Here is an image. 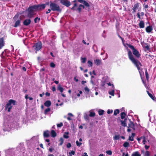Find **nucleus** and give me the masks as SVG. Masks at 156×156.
<instances>
[{
    "instance_id": "obj_1",
    "label": "nucleus",
    "mask_w": 156,
    "mask_h": 156,
    "mask_svg": "<svg viewBox=\"0 0 156 156\" xmlns=\"http://www.w3.org/2000/svg\"><path fill=\"white\" fill-rule=\"evenodd\" d=\"M128 52V55L129 59L137 67V69L139 70L140 69V66H141V63L137 60L135 59L132 55V52L129 49L127 50Z\"/></svg>"
},
{
    "instance_id": "obj_2",
    "label": "nucleus",
    "mask_w": 156,
    "mask_h": 156,
    "mask_svg": "<svg viewBox=\"0 0 156 156\" xmlns=\"http://www.w3.org/2000/svg\"><path fill=\"white\" fill-rule=\"evenodd\" d=\"M50 8L53 11L61 12L62 11V9L59 5L55 3L51 2L50 5Z\"/></svg>"
},
{
    "instance_id": "obj_3",
    "label": "nucleus",
    "mask_w": 156,
    "mask_h": 156,
    "mask_svg": "<svg viewBox=\"0 0 156 156\" xmlns=\"http://www.w3.org/2000/svg\"><path fill=\"white\" fill-rule=\"evenodd\" d=\"M126 45L132 49L133 51V54L137 58H139L140 57V54L139 53V52L136 49L134 48L133 46L128 44H127Z\"/></svg>"
},
{
    "instance_id": "obj_4",
    "label": "nucleus",
    "mask_w": 156,
    "mask_h": 156,
    "mask_svg": "<svg viewBox=\"0 0 156 156\" xmlns=\"http://www.w3.org/2000/svg\"><path fill=\"white\" fill-rule=\"evenodd\" d=\"M16 101L12 99H10L9 100V103H7L6 106V108L8 109V112H10L11 109L12 108V106L11 105V104L13 105H15Z\"/></svg>"
},
{
    "instance_id": "obj_5",
    "label": "nucleus",
    "mask_w": 156,
    "mask_h": 156,
    "mask_svg": "<svg viewBox=\"0 0 156 156\" xmlns=\"http://www.w3.org/2000/svg\"><path fill=\"white\" fill-rule=\"evenodd\" d=\"M42 47V44L41 42H38L35 44L33 46V48L36 51L41 49Z\"/></svg>"
},
{
    "instance_id": "obj_6",
    "label": "nucleus",
    "mask_w": 156,
    "mask_h": 156,
    "mask_svg": "<svg viewBox=\"0 0 156 156\" xmlns=\"http://www.w3.org/2000/svg\"><path fill=\"white\" fill-rule=\"evenodd\" d=\"M60 2L67 7H69L71 5L70 2L67 0H60Z\"/></svg>"
},
{
    "instance_id": "obj_7",
    "label": "nucleus",
    "mask_w": 156,
    "mask_h": 156,
    "mask_svg": "<svg viewBox=\"0 0 156 156\" xmlns=\"http://www.w3.org/2000/svg\"><path fill=\"white\" fill-rule=\"evenodd\" d=\"M34 12L29 7L28 9V16L30 18H31L34 17Z\"/></svg>"
},
{
    "instance_id": "obj_8",
    "label": "nucleus",
    "mask_w": 156,
    "mask_h": 156,
    "mask_svg": "<svg viewBox=\"0 0 156 156\" xmlns=\"http://www.w3.org/2000/svg\"><path fill=\"white\" fill-rule=\"evenodd\" d=\"M47 4H42L37 5L38 11L44 9L46 7Z\"/></svg>"
},
{
    "instance_id": "obj_9",
    "label": "nucleus",
    "mask_w": 156,
    "mask_h": 156,
    "mask_svg": "<svg viewBox=\"0 0 156 156\" xmlns=\"http://www.w3.org/2000/svg\"><path fill=\"white\" fill-rule=\"evenodd\" d=\"M78 2L83 4L86 7H89L90 5L89 3L85 0H78Z\"/></svg>"
},
{
    "instance_id": "obj_10",
    "label": "nucleus",
    "mask_w": 156,
    "mask_h": 156,
    "mask_svg": "<svg viewBox=\"0 0 156 156\" xmlns=\"http://www.w3.org/2000/svg\"><path fill=\"white\" fill-rule=\"evenodd\" d=\"M31 21L30 19H27L25 20L23 22V24L25 26H28L31 23Z\"/></svg>"
},
{
    "instance_id": "obj_11",
    "label": "nucleus",
    "mask_w": 156,
    "mask_h": 156,
    "mask_svg": "<svg viewBox=\"0 0 156 156\" xmlns=\"http://www.w3.org/2000/svg\"><path fill=\"white\" fill-rule=\"evenodd\" d=\"M34 12L38 10L37 7V5H35L29 7Z\"/></svg>"
},
{
    "instance_id": "obj_12",
    "label": "nucleus",
    "mask_w": 156,
    "mask_h": 156,
    "mask_svg": "<svg viewBox=\"0 0 156 156\" xmlns=\"http://www.w3.org/2000/svg\"><path fill=\"white\" fill-rule=\"evenodd\" d=\"M139 4L138 3H137L135 4L133 8V11L134 12H136V10L138 9L139 7Z\"/></svg>"
},
{
    "instance_id": "obj_13",
    "label": "nucleus",
    "mask_w": 156,
    "mask_h": 156,
    "mask_svg": "<svg viewBox=\"0 0 156 156\" xmlns=\"http://www.w3.org/2000/svg\"><path fill=\"white\" fill-rule=\"evenodd\" d=\"M153 30V28L152 26H149L147 27L146 28V31L147 33L151 32Z\"/></svg>"
},
{
    "instance_id": "obj_14",
    "label": "nucleus",
    "mask_w": 156,
    "mask_h": 156,
    "mask_svg": "<svg viewBox=\"0 0 156 156\" xmlns=\"http://www.w3.org/2000/svg\"><path fill=\"white\" fill-rule=\"evenodd\" d=\"M139 27L140 28H143L144 27V23L143 21L141 20L139 24Z\"/></svg>"
},
{
    "instance_id": "obj_15",
    "label": "nucleus",
    "mask_w": 156,
    "mask_h": 156,
    "mask_svg": "<svg viewBox=\"0 0 156 156\" xmlns=\"http://www.w3.org/2000/svg\"><path fill=\"white\" fill-rule=\"evenodd\" d=\"M94 62L97 65H100L101 64V59H96L94 61Z\"/></svg>"
},
{
    "instance_id": "obj_16",
    "label": "nucleus",
    "mask_w": 156,
    "mask_h": 156,
    "mask_svg": "<svg viewBox=\"0 0 156 156\" xmlns=\"http://www.w3.org/2000/svg\"><path fill=\"white\" fill-rule=\"evenodd\" d=\"M44 105L46 107H48L50 106L51 105V103L50 101H46L44 103Z\"/></svg>"
},
{
    "instance_id": "obj_17",
    "label": "nucleus",
    "mask_w": 156,
    "mask_h": 156,
    "mask_svg": "<svg viewBox=\"0 0 156 156\" xmlns=\"http://www.w3.org/2000/svg\"><path fill=\"white\" fill-rule=\"evenodd\" d=\"M78 6L76 3H75L74 4V5L73 7L71 8V9L73 10L77 11V9Z\"/></svg>"
},
{
    "instance_id": "obj_18",
    "label": "nucleus",
    "mask_w": 156,
    "mask_h": 156,
    "mask_svg": "<svg viewBox=\"0 0 156 156\" xmlns=\"http://www.w3.org/2000/svg\"><path fill=\"white\" fill-rule=\"evenodd\" d=\"M49 132L47 130L44 133V136L45 137H48L49 136Z\"/></svg>"
},
{
    "instance_id": "obj_19",
    "label": "nucleus",
    "mask_w": 156,
    "mask_h": 156,
    "mask_svg": "<svg viewBox=\"0 0 156 156\" xmlns=\"http://www.w3.org/2000/svg\"><path fill=\"white\" fill-rule=\"evenodd\" d=\"M112 87L113 89L111 91H109L108 92V93L110 95H111L112 96H114V85L113 84L112 85Z\"/></svg>"
},
{
    "instance_id": "obj_20",
    "label": "nucleus",
    "mask_w": 156,
    "mask_h": 156,
    "mask_svg": "<svg viewBox=\"0 0 156 156\" xmlns=\"http://www.w3.org/2000/svg\"><path fill=\"white\" fill-rule=\"evenodd\" d=\"M4 45L3 40L2 38L0 39V48H1Z\"/></svg>"
},
{
    "instance_id": "obj_21",
    "label": "nucleus",
    "mask_w": 156,
    "mask_h": 156,
    "mask_svg": "<svg viewBox=\"0 0 156 156\" xmlns=\"http://www.w3.org/2000/svg\"><path fill=\"white\" fill-rule=\"evenodd\" d=\"M20 20H17L16 21L14 27H17L18 26H19L20 23Z\"/></svg>"
},
{
    "instance_id": "obj_22",
    "label": "nucleus",
    "mask_w": 156,
    "mask_h": 156,
    "mask_svg": "<svg viewBox=\"0 0 156 156\" xmlns=\"http://www.w3.org/2000/svg\"><path fill=\"white\" fill-rule=\"evenodd\" d=\"M51 136L53 137H55L56 136V132L54 130H52L51 132Z\"/></svg>"
},
{
    "instance_id": "obj_23",
    "label": "nucleus",
    "mask_w": 156,
    "mask_h": 156,
    "mask_svg": "<svg viewBox=\"0 0 156 156\" xmlns=\"http://www.w3.org/2000/svg\"><path fill=\"white\" fill-rule=\"evenodd\" d=\"M131 156H141L140 154L138 151H136L133 153Z\"/></svg>"
},
{
    "instance_id": "obj_24",
    "label": "nucleus",
    "mask_w": 156,
    "mask_h": 156,
    "mask_svg": "<svg viewBox=\"0 0 156 156\" xmlns=\"http://www.w3.org/2000/svg\"><path fill=\"white\" fill-rule=\"evenodd\" d=\"M69 133L68 132H65L63 136L66 139L68 138L69 136H68V135L69 134Z\"/></svg>"
},
{
    "instance_id": "obj_25",
    "label": "nucleus",
    "mask_w": 156,
    "mask_h": 156,
    "mask_svg": "<svg viewBox=\"0 0 156 156\" xmlns=\"http://www.w3.org/2000/svg\"><path fill=\"white\" fill-rule=\"evenodd\" d=\"M123 146L125 147H129V144L128 142H126L123 144Z\"/></svg>"
},
{
    "instance_id": "obj_26",
    "label": "nucleus",
    "mask_w": 156,
    "mask_h": 156,
    "mask_svg": "<svg viewBox=\"0 0 156 156\" xmlns=\"http://www.w3.org/2000/svg\"><path fill=\"white\" fill-rule=\"evenodd\" d=\"M104 112V111L103 110L100 109L98 111V114L100 115H102Z\"/></svg>"
},
{
    "instance_id": "obj_27",
    "label": "nucleus",
    "mask_w": 156,
    "mask_h": 156,
    "mask_svg": "<svg viewBox=\"0 0 156 156\" xmlns=\"http://www.w3.org/2000/svg\"><path fill=\"white\" fill-rule=\"evenodd\" d=\"M50 110V108H47L45 110L44 112V114L46 115H47L48 113L49 112Z\"/></svg>"
},
{
    "instance_id": "obj_28",
    "label": "nucleus",
    "mask_w": 156,
    "mask_h": 156,
    "mask_svg": "<svg viewBox=\"0 0 156 156\" xmlns=\"http://www.w3.org/2000/svg\"><path fill=\"white\" fill-rule=\"evenodd\" d=\"M95 115V113L94 112L92 111L90 112L89 116L90 117H94Z\"/></svg>"
},
{
    "instance_id": "obj_29",
    "label": "nucleus",
    "mask_w": 156,
    "mask_h": 156,
    "mask_svg": "<svg viewBox=\"0 0 156 156\" xmlns=\"http://www.w3.org/2000/svg\"><path fill=\"white\" fill-rule=\"evenodd\" d=\"M59 141L60 142L59 145H62L64 142L63 139L62 138H60Z\"/></svg>"
},
{
    "instance_id": "obj_30",
    "label": "nucleus",
    "mask_w": 156,
    "mask_h": 156,
    "mask_svg": "<svg viewBox=\"0 0 156 156\" xmlns=\"http://www.w3.org/2000/svg\"><path fill=\"white\" fill-rule=\"evenodd\" d=\"M40 20V18H39L38 17H37L35 18L34 20V21L35 23H37V22H39Z\"/></svg>"
},
{
    "instance_id": "obj_31",
    "label": "nucleus",
    "mask_w": 156,
    "mask_h": 156,
    "mask_svg": "<svg viewBox=\"0 0 156 156\" xmlns=\"http://www.w3.org/2000/svg\"><path fill=\"white\" fill-rule=\"evenodd\" d=\"M119 111L118 109H116L114 111V114L115 115H116L118 114L119 113Z\"/></svg>"
},
{
    "instance_id": "obj_32",
    "label": "nucleus",
    "mask_w": 156,
    "mask_h": 156,
    "mask_svg": "<svg viewBox=\"0 0 156 156\" xmlns=\"http://www.w3.org/2000/svg\"><path fill=\"white\" fill-rule=\"evenodd\" d=\"M148 94L149 96L153 100H154L155 98L153 96V95L149 93V92L147 91Z\"/></svg>"
},
{
    "instance_id": "obj_33",
    "label": "nucleus",
    "mask_w": 156,
    "mask_h": 156,
    "mask_svg": "<svg viewBox=\"0 0 156 156\" xmlns=\"http://www.w3.org/2000/svg\"><path fill=\"white\" fill-rule=\"evenodd\" d=\"M58 89L61 92H62L64 90L63 88L62 87H61L60 86H59L58 87Z\"/></svg>"
},
{
    "instance_id": "obj_34",
    "label": "nucleus",
    "mask_w": 156,
    "mask_h": 156,
    "mask_svg": "<svg viewBox=\"0 0 156 156\" xmlns=\"http://www.w3.org/2000/svg\"><path fill=\"white\" fill-rule=\"evenodd\" d=\"M125 113L124 112H122L121 114V118L122 119H123L125 118Z\"/></svg>"
},
{
    "instance_id": "obj_35",
    "label": "nucleus",
    "mask_w": 156,
    "mask_h": 156,
    "mask_svg": "<svg viewBox=\"0 0 156 156\" xmlns=\"http://www.w3.org/2000/svg\"><path fill=\"white\" fill-rule=\"evenodd\" d=\"M87 63L88 65V66L89 67H91L92 66L93 63L91 62V61H90V60L88 61L87 62Z\"/></svg>"
},
{
    "instance_id": "obj_36",
    "label": "nucleus",
    "mask_w": 156,
    "mask_h": 156,
    "mask_svg": "<svg viewBox=\"0 0 156 156\" xmlns=\"http://www.w3.org/2000/svg\"><path fill=\"white\" fill-rule=\"evenodd\" d=\"M82 9V7H80V4L79 5L78 8L77 9V11H78L79 12H80L81 11Z\"/></svg>"
},
{
    "instance_id": "obj_37",
    "label": "nucleus",
    "mask_w": 156,
    "mask_h": 156,
    "mask_svg": "<svg viewBox=\"0 0 156 156\" xmlns=\"http://www.w3.org/2000/svg\"><path fill=\"white\" fill-rule=\"evenodd\" d=\"M76 143L77 146L78 147H80L82 144L81 143H79L78 140L76 141Z\"/></svg>"
},
{
    "instance_id": "obj_38",
    "label": "nucleus",
    "mask_w": 156,
    "mask_h": 156,
    "mask_svg": "<svg viewBox=\"0 0 156 156\" xmlns=\"http://www.w3.org/2000/svg\"><path fill=\"white\" fill-rule=\"evenodd\" d=\"M145 75H146V77L147 80H148V78H149V75L148 74V73H147L146 69V71H145Z\"/></svg>"
},
{
    "instance_id": "obj_39",
    "label": "nucleus",
    "mask_w": 156,
    "mask_h": 156,
    "mask_svg": "<svg viewBox=\"0 0 156 156\" xmlns=\"http://www.w3.org/2000/svg\"><path fill=\"white\" fill-rule=\"evenodd\" d=\"M106 153L109 155H111L112 154V151L110 150L106 151Z\"/></svg>"
},
{
    "instance_id": "obj_40",
    "label": "nucleus",
    "mask_w": 156,
    "mask_h": 156,
    "mask_svg": "<svg viewBox=\"0 0 156 156\" xmlns=\"http://www.w3.org/2000/svg\"><path fill=\"white\" fill-rule=\"evenodd\" d=\"M119 135H115L113 138L115 140H118L119 139Z\"/></svg>"
},
{
    "instance_id": "obj_41",
    "label": "nucleus",
    "mask_w": 156,
    "mask_h": 156,
    "mask_svg": "<svg viewBox=\"0 0 156 156\" xmlns=\"http://www.w3.org/2000/svg\"><path fill=\"white\" fill-rule=\"evenodd\" d=\"M81 62L83 63H84L85 62L86 60V58H81Z\"/></svg>"
},
{
    "instance_id": "obj_42",
    "label": "nucleus",
    "mask_w": 156,
    "mask_h": 156,
    "mask_svg": "<svg viewBox=\"0 0 156 156\" xmlns=\"http://www.w3.org/2000/svg\"><path fill=\"white\" fill-rule=\"evenodd\" d=\"M75 152L74 151H72L71 152H69V156H72V155H74L75 154Z\"/></svg>"
},
{
    "instance_id": "obj_43",
    "label": "nucleus",
    "mask_w": 156,
    "mask_h": 156,
    "mask_svg": "<svg viewBox=\"0 0 156 156\" xmlns=\"http://www.w3.org/2000/svg\"><path fill=\"white\" fill-rule=\"evenodd\" d=\"M63 125V123L61 122L60 123L57 124V126L58 127H61Z\"/></svg>"
},
{
    "instance_id": "obj_44",
    "label": "nucleus",
    "mask_w": 156,
    "mask_h": 156,
    "mask_svg": "<svg viewBox=\"0 0 156 156\" xmlns=\"http://www.w3.org/2000/svg\"><path fill=\"white\" fill-rule=\"evenodd\" d=\"M121 124L123 126H126L125 122L123 121H121Z\"/></svg>"
},
{
    "instance_id": "obj_45",
    "label": "nucleus",
    "mask_w": 156,
    "mask_h": 156,
    "mask_svg": "<svg viewBox=\"0 0 156 156\" xmlns=\"http://www.w3.org/2000/svg\"><path fill=\"white\" fill-rule=\"evenodd\" d=\"M71 147V144L70 143H68L67 144V148H69Z\"/></svg>"
},
{
    "instance_id": "obj_46",
    "label": "nucleus",
    "mask_w": 156,
    "mask_h": 156,
    "mask_svg": "<svg viewBox=\"0 0 156 156\" xmlns=\"http://www.w3.org/2000/svg\"><path fill=\"white\" fill-rule=\"evenodd\" d=\"M129 140L131 141H133V140H134L133 138V137L132 136H129Z\"/></svg>"
},
{
    "instance_id": "obj_47",
    "label": "nucleus",
    "mask_w": 156,
    "mask_h": 156,
    "mask_svg": "<svg viewBox=\"0 0 156 156\" xmlns=\"http://www.w3.org/2000/svg\"><path fill=\"white\" fill-rule=\"evenodd\" d=\"M112 112H113V110H108L107 111V113L108 114H109L112 113Z\"/></svg>"
},
{
    "instance_id": "obj_48",
    "label": "nucleus",
    "mask_w": 156,
    "mask_h": 156,
    "mask_svg": "<svg viewBox=\"0 0 156 156\" xmlns=\"http://www.w3.org/2000/svg\"><path fill=\"white\" fill-rule=\"evenodd\" d=\"M50 66L54 68L55 66V65L52 62L51 63Z\"/></svg>"
},
{
    "instance_id": "obj_49",
    "label": "nucleus",
    "mask_w": 156,
    "mask_h": 156,
    "mask_svg": "<svg viewBox=\"0 0 156 156\" xmlns=\"http://www.w3.org/2000/svg\"><path fill=\"white\" fill-rule=\"evenodd\" d=\"M84 90L85 91H87V92H89V89L87 87H86L84 88Z\"/></svg>"
},
{
    "instance_id": "obj_50",
    "label": "nucleus",
    "mask_w": 156,
    "mask_h": 156,
    "mask_svg": "<svg viewBox=\"0 0 156 156\" xmlns=\"http://www.w3.org/2000/svg\"><path fill=\"white\" fill-rule=\"evenodd\" d=\"M146 156H149L150 154L148 151H146Z\"/></svg>"
},
{
    "instance_id": "obj_51",
    "label": "nucleus",
    "mask_w": 156,
    "mask_h": 156,
    "mask_svg": "<svg viewBox=\"0 0 156 156\" xmlns=\"http://www.w3.org/2000/svg\"><path fill=\"white\" fill-rule=\"evenodd\" d=\"M52 91H55L56 90V88H55V86H53L52 87Z\"/></svg>"
},
{
    "instance_id": "obj_52",
    "label": "nucleus",
    "mask_w": 156,
    "mask_h": 156,
    "mask_svg": "<svg viewBox=\"0 0 156 156\" xmlns=\"http://www.w3.org/2000/svg\"><path fill=\"white\" fill-rule=\"evenodd\" d=\"M146 142V139H145V138L143 140V143L144 144H145Z\"/></svg>"
},
{
    "instance_id": "obj_53",
    "label": "nucleus",
    "mask_w": 156,
    "mask_h": 156,
    "mask_svg": "<svg viewBox=\"0 0 156 156\" xmlns=\"http://www.w3.org/2000/svg\"><path fill=\"white\" fill-rule=\"evenodd\" d=\"M51 9H48V11L46 12V14H48V13H49L51 11Z\"/></svg>"
},
{
    "instance_id": "obj_54",
    "label": "nucleus",
    "mask_w": 156,
    "mask_h": 156,
    "mask_svg": "<svg viewBox=\"0 0 156 156\" xmlns=\"http://www.w3.org/2000/svg\"><path fill=\"white\" fill-rule=\"evenodd\" d=\"M150 147V146H147V145H145V147L146 149L147 150Z\"/></svg>"
},
{
    "instance_id": "obj_55",
    "label": "nucleus",
    "mask_w": 156,
    "mask_h": 156,
    "mask_svg": "<svg viewBox=\"0 0 156 156\" xmlns=\"http://www.w3.org/2000/svg\"><path fill=\"white\" fill-rule=\"evenodd\" d=\"M144 7L145 9H147L148 7V6L147 5H144Z\"/></svg>"
},
{
    "instance_id": "obj_56",
    "label": "nucleus",
    "mask_w": 156,
    "mask_h": 156,
    "mask_svg": "<svg viewBox=\"0 0 156 156\" xmlns=\"http://www.w3.org/2000/svg\"><path fill=\"white\" fill-rule=\"evenodd\" d=\"M68 115L69 116H70L71 117H73V115L71 113H69L68 114Z\"/></svg>"
},
{
    "instance_id": "obj_57",
    "label": "nucleus",
    "mask_w": 156,
    "mask_h": 156,
    "mask_svg": "<svg viewBox=\"0 0 156 156\" xmlns=\"http://www.w3.org/2000/svg\"><path fill=\"white\" fill-rule=\"evenodd\" d=\"M137 16L139 18V19H141L140 15V13H137Z\"/></svg>"
},
{
    "instance_id": "obj_58",
    "label": "nucleus",
    "mask_w": 156,
    "mask_h": 156,
    "mask_svg": "<svg viewBox=\"0 0 156 156\" xmlns=\"http://www.w3.org/2000/svg\"><path fill=\"white\" fill-rule=\"evenodd\" d=\"M74 79L76 82H77L78 81V79H77L76 77H74Z\"/></svg>"
},
{
    "instance_id": "obj_59",
    "label": "nucleus",
    "mask_w": 156,
    "mask_h": 156,
    "mask_svg": "<svg viewBox=\"0 0 156 156\" xmlns=\"http://www.w3.org/2000/svg\"><path fill=\"white\" fill-rule=\"evenodd\" d=\"M45 94L46 96H49L50 95V94L49 93H48V92H47L46 94Z\"/></svg>"
},
{
    "instance_id": "obj_60",
    "label": "nucleus",
    "mask_w": 156,
    "mask_h": 156,
    "mask_svg": "<svg viewBox=\"0 0 156 156\" xmlns=\"http://www.w3.org/2000/svg\"><path fill=\"white\" fill-rule=\"evenodd\" d=\"M145 48H146L147 50H148L149 49V46L147 45L145 46Z\"/></svg>"
},
{
    "instance_id": "obj_61",
    "label": "nucleus",
    "mask_w": 156,
    "mask_h": 156,
    "mask_svg": "<svg viewBox=\"0 0 156 156\" xmlns=\"http://www.w3.org/2000/svg\"><path fill=\"white\" fill-rule=\"evenodd\" d=\"M128 154L127 153L125 155V153H123V154L122 156H128Z\"/></svg>"
},
{
    "instance_id": "obj_62",
    "label": "nucleus",
    "mask_w": 156,
    "mask_h": 156,
    "mask_svg": "<svg viewBox=\"0 0 156 156\" xmlns=\"http://www.w3.org/2000/svg\"><path fill=\"white\" fill-rule=\"evenodd\" d=\"M83 155V156H88V155L86 152H84Z\"/></svg>"
},
{
    "instance_id": "obj_63",
    "label": "nucleus",
    "mask_w": 156,
    "mask_h": 156,
    "mask_svg": "<svg viewBox=\"0 0 156 156\" xmlns=\"http://www.w3.org/2000/svg\"><path fill=\"white\" fill-rule=\"evenodd\" d=\"M140 138L141 140H142V139L143 140L145 138V137L144 136H141V137H140Z\"/></svg>"
},
{
    "instance_id": "obj_64",
    "label": "nucleus",
    "mask_w": 156,
    "mask_h": 156,
    "mask_svg": "<svg viewBox=\"0 0 156 156\" xmlns=\"http://www.w3.org/2000/svg\"><path fill=\"white\" fill-rule=\"evenodd\" d=\"M22 69H23V71H26V69L24 67H23Z\"/></svg>"
}]
</instances>
